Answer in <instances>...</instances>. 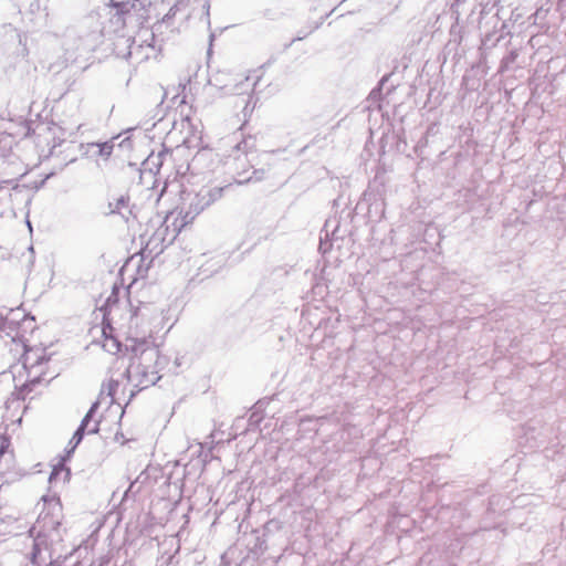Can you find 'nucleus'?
Returning <instances> with one entry per match:
<instances>
[{
    "instance_id": "1",
    "label": "nucleus",
    "mask_w": 566,
    "mask_h": 566,
    "mask_svg": "<svg viewBox=\"0 0 566 566\" xmlns=\"http://www.w3.org/2000/svg\"><path fill=\"white\" fill-rule=\"evenodd\" d=\"M130 348L133 357L125 371V377L137 390H132L130 399L138 392L155 385L160 376H157V368H163L166 358L159 355L156 346H151L146 338H132Z\"/></svg>"
},
{
    "instance_id": "2",
    "label": "nucleus",
    "mask_w": 566,
    "mask_h": 566,
    "mask_svg": "<svg viewBox=\"0 0 566 566\" xmlns=\"http://www.w3.org/2000/svg\"><path fill=\"white\" fill-rule=\"evenodd\" d=\"M224 188L222 187H202L198 192H184L181 205L179 206V216L181 217V227L191 223L193 219L210 205L222 197Z\"/></svg>"
},
{
    "instance_id": "3",
    "label": "nucleus",
    "mask_w": 566,
    "mask_h": 566,
    "mask_svg": "<svg viewBox=\"0 0 566 566\" xmlns=\"http://www.w3.org/2000/svg\"><path fill=\"white\" fill-rule=\"evenodd\" d=\"M49 357L43 349L28 350L23 356V366L28 371V381L24 388L40 384L44 378V365Z\"/></svg>"
},
{
    "instance_id": "4",
    "label": "nucleus",
    "mask_w": 566,
    "mask_h": 566,
    "mask_svg": "<svg viewBox=\"0 0 566 566\" xmlns=\"http://www.w3.org/2000/svg\"><path fill=\"white\" fill-rule=\"evenodd\" d=\"M112 7L116 10L109 22L114 30L124 29L128 21H132L135 13L145 8V1L135 0H111Z\"/></svg>"
},
{
    "instance_id": "5",
    "label": "nucleus",
    "mask_w": 566,
    "mask_h": 566,
    "mask_svg": "<svg viewBox=\"0 0 566 566\" xmlns=\"http://www.w3.org/2000/svg\"><path fill=\"white\" fill-rule=\"evenodd\" d=\"M66 455L60 460L57 464H55L52 469V472L49 476V483L51 485H56L59 482L65 483L71 475V470L65 467L64 462L67 460Z\"/></svg>"
},
{
    "instance_id": "6",
    "label": "nucleus",
    "mask_w": 566,
    "mask_h": 566,
    "mask_svg": "<svg viewBox=\"0 0 566 566\" xmlns=\"http://www.w3.org/2000/svg\"><path fill=\"white\" fill-rule=\"evenodd\" d=\"M188 0H176V2L171 6L169 11L163 17L161 21L157 22L154 25V31L160 32L164 27H170L171 21L175 18L176 13L181 9H185Z\"/></svg>"
},
{
    "instance_id": "7",
    "label": "nucleus",
    "mask_w": 566,
    "mask_h": 566,
    "mask_svg": "<svg viewBox=\"0 0 566 566\" xmlns=\"http://www.w3.org/2000/svg\"><path fill=\"white\" fill-rule=\"evenodd\" d=\"M128 201L129 199L127 197L120 196L115 202H109V213L120 214L126 221H128L132 216V211L128 209Z\"/></svg>"
},
{
    "instance_id": "8",
    "label": "nucleus",
    "mask_w": 566,
    "mask_h": 566,
    "mask_svg": "<svg viewBox=\"0 0 566 566\" xmlns=\"http://www.w3.org/2000/svg\"><path fill=\"white\" fill-rule=\"evenodd\" d=\"M198 7L193 8L191 14L198 17L208 27H210V1L209 0H197Z\"/></svg>"
},
{
    "instance_id": "9",
    "label": "nucleus",
    "mask_w": 566,
    "mask_h": 566,
    "mask_svg": "<svg viewBox=\"0 0 566 566\" xmlns=\"http://www.w3.org/2000/svg\"><path fill=\"white\" fill-rule=\"evenodd\" d=\"M167 153L159 151L158 154H150L147 159L143 163L145 170H149L150 172L157 174L159 168L163 165V157H165Z\"/></svg>"
},
{
    "instance_id": "10",
    "label": "nucleus",
    "mask_w": 566,
    "mask_h": 566,
    "mask_svg": "<svg viewBox=\"0 0 566 566\" xmlns=\"http://www.w3.org/2000/svg\"><path fill=\"white\" fill-rule=\"evenodd\" d=\"M90 146L97 148V155L105 159H107L112 155L114 149L113 140H107L104 143H92Z\"/></svg>"
},
{
    "instance_id": "11",
    "label": "nucleus",
    "mask_w": 566,
    "mask_h": 566,
    "mask_svg": "<svg viewBox=\"0 0 566 566\" xmlns=\"http://www.w3.org/2000/svg\"><path fill=\"white\" fill-rule=\"evenodd\" d=\"M231 479L235 480V486L238 489H233V490H230L229 491V495H231L232 493H234L235 495H238V493L240 492H249L250 491V488H251V482H249L248 480H243L239 474L237 473H231Z\"/></svg>"
},
{
    "instance_id": "12",
    "label": "nucleus",
    "mask_w": 566,
    "mask_h": 566,
    "mask_svg": "<svg viewBox=\"0 0 566 566\" xmlns=\"http://www.w3.org/2000/svg\"><path fill=\"white\" fill-rule=\"evenodd\" d=\"M85 433H87V432L85 430H83L82 428H80V427L75 430L72 439L69 442L70 448L66 450V458L71 457V454L74 452L76 447L83 440Z\"/></svg>"
},
{
    "instance_id": "13",
    "label": "nucleus",
    "mask_w": 566,
    "mask_h": 566,
    "mask_svg": "<svg viewBox=\"0 0 566 566\" xmlns=\"http://www.w3.org/2000/svg\"><path fill=\"white\" fill-rule=\"evenodd\" d=\"M517 56L518 53L516 50L510 51L501 61V70L509 69V66L516 61Z\"/></svg>"
},
{
    "instance_id": "14",
    "label": "nucleus",
    "mask_w": 566,
    "mask_h": 566,
    "mask_svg": "<svg viewBox=\"0 0 566 566\" xmlns=\"http://www.w3.org/2000/svg\"><path fill=\"white\" fill-rule=\"evenodd\" d=\"M90 423L91 422L83 418L78 427L85 430L88 434L97 433L99 431V421H95L92 426H90Z\"/></svg>"
},
{
    "instance_id": "15",
    "label": "nucleus",
    "mask_w": 566,
    "mask_h": 566,
    "mask_svg": "<svg viewBox=\"0 0 566 566\" xmlns=\"http://www.w3.org/2000/svg\"><path fill=\"white\" fill-rule=\"evenodd\" d=\"M137 483H139V478L135 482H132L129 484L128 489L124 491L123 495L127 496V495H130L132 493L136 494V493L147 492V490H143L142 486H138L135 490V486H136Z\"/></svg>"
},
{
    "instance_id": "16",
    "label": "nucleus",
    "mask_w": 566,
    "mask_h": 566,
    "mask_svg": "<svg viewBox=\"0 0 566 566\" xmlns=\"http://www.w3.org/2000/svg\"><path fill=\"white\" fill-rule=\"evenodd\" d=\"M98 407H99V402H98V401H95V402L90 407L88 411H87V412H86V415L84 416V418H85L88 422H91V421L93 420V418H94V416H95V413H96V411H97Z\"/></svg>"
},
{
    "instance_id": "17",
    "label": "nucleus",
    "mask_w": 566,
    "mask_h": 566,
    "mask_svg": "<svg viewBox=\"0 0 566 566\" xmlns=\"http://www.w3.org/2000/svg\"><path fill=\"white\" fill-rule=\"evenodd\" d=\"M264 176V170L261 169V170H253V176H250L243 180H240L239 182L240 184H243V182H247V181H250V180H255V181H259L263 178Z\"/></svg>"
},
{
    "instance_id": "18",
    "label": "nucleus",
    "mask_w": 566,
    "mask_h": 566,
    "mask_svg": "<svg viewBox=\"0 0 566 566\" xmlns=\"http://www.w3.org/2000/svg\"><path fill=\"white\" fill-rule=\"evenodd\" d=\"M324 228H325L326 237H328L329 229H331L332 237L335 238V220L334 219L327 220Z\"/></svg>"
},
{
    "instance_id": "19",
    "label": "nucleus",
    "mask_w": 566,
    "mask_h": 566,
    "mask_svg": "<svg viewBox=\"0 0 566 566\" xmlns=\"http://www.w3.org/2000/svg\"><path fill=\"white\" fill-rule=\"evenodd\" d=\"M117 388H118V381L112 380L108 386V395L114 397Z\"/></svg>"
},
{
    "instance_id": "20",
    "label": "nucleus",
    "mask_w": 566,
    "mask_h": 566,
    "mask_svg": "<svg viewBox=\"0 0 566 566\" xmlns=\"http://www.w3.org/2000/svg\"><path fill=\"white\" fill-rule=\"evenodd\" d=\"M112 347L116 350H119V343L116 339H112Z\"/></svg>"
},
{
    "instance_id": "21",
    "label": "nucleus",
    "mask_w": 566,
    "mask_h": 566,
    "mask_svg": "<svg viewBox=\"0 0 566 566\" xmlns=\"http://www.w3.org/2000/svg\"><path fill=\"white\" fill-rule=\"evenodd\" d=\"M307 35V33L303 34V35H297L296 38H294L292 41H291V44L294 43L295 41H301L303 40L305 36Z\"/></svg>"
},
{
    "instance_id": "22",
    "label": "nucleus",
    "mask_w": 566,
    "mask_h": 566,
    "mask_svg": "<svg viewBox=\"0 0 566 566\" xmlns=\"http://www.w3.org/2000/svg\"><path fill=\"white\" fill-rule=\"evenodd\" d=\"M175 491H179L180 494L182 493V490L177 485V483H174Z\"/></svg>"
},
{
    "instance_id": "23",
    "label": "nucleus",
    "mask_w": 566,
    "mask_h": 566,
    "mask_svg": "<svg viewBox=\"0 0 566 566\" xmlns=\"http://www.w3.org/2000/svg\"><path fill=\"white\" fill-rule=\"evenodd\" d=\"M321 24H322V21L316 23L315 27L308 33H311L313 30L318 29L321 27Z\"/></svg>"
},
{
    "instance_id": "24",
    "label": "nucleus",
    "mask_w": 566,
    "mask_h": 566,
    "mask_svg": "<svg viewBox=\"0 0 566 566\" xmlns=\"http://www.w3.org/2000/svg\"><path fill=\"white\" fill-rule=\"evenodd\" d=\"M175 364H176V366H179V365H180V361H179V359H178V358H176Z\"/></svg>"
},
{
    "instance_id": "25",
    "label": "nucleus",
    "mask_w": 566,
    "mask_h": 566,
    "mask_svg": "<svg viewBox=\"0 0 566 566\" xmlns=\"http://www.w3.org/2000/svg\"><path fill=\"white\" fill-rule=\"evenodd\" d=\"M3 184H11L12 181L11 180H4L2 181Z\"/></svg>"
},
{
    "instance_id": "26",
    "label": "nucleus",
    "mask_w": 566,
    "mask_h": 566,
    "mask_svg": "<svg viewBox=\"0 0 566 566\" xmlns=\"http://www.w3.org/2000/svg\"><path fill=\"white\" fill-rule=\"evenodd\" d=\"M189 465H192V467H195V464H192V463H189V464H186V469H187V468H189Z\"/></svg>"
}]
</instances>
